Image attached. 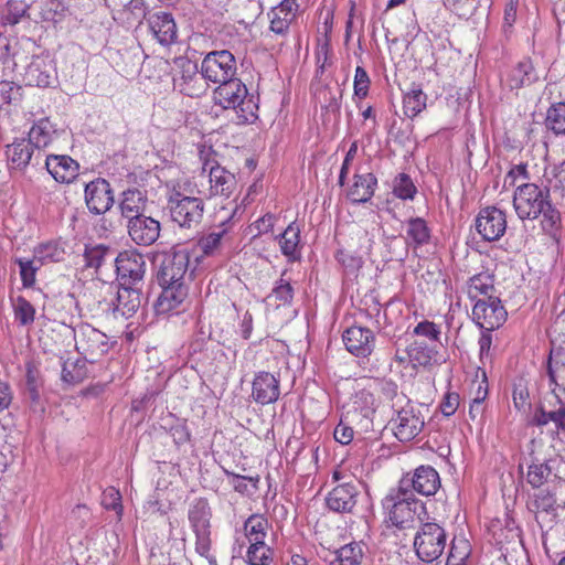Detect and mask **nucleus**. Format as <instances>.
I'll return each mask as SVG.
<instances>
[{
  "label": "nucleus",
  "instance_id": "obj_1",
  "mask_svg": "<svg viewBox=\"0 0 565 565\" xmlns=\"http://www.w3.org/2000/svg\"><path fill=\"white\" fill-rule=\"evenodd\" d=\"M513 207L520 220H536L542 215V228L552 233L561 224V213L551 203L550 189L535 183L516 186L513 194Z\"/></svg>",
  "mask_w": 565,
  "mask_h": 565
},
{
  "label": "nucleus",
  "instance_id": "obj_2",
  "mask_svg": "<svg viewBox=\"0 0 565 565\" xmlns=\"http://www.w3.org/2000/svg\"><path fill=\"white\" fill-rule=\"evenodd\" d=\"M189 181L178 182L168 193V209L173 223L181 228H196L204 215V202L193 195Z\"/></svg>",
  "mask_w": 565,
  "mask_h": 565
},
{
  "label": "nucleus",
  "instance_id": "obj_3",
  "mask_svg": "<svg viewBox=\"0 0 565 565\" xmlns=\"http://www.w3.org/2000/svg\"><path fill=\"white\" fill-rule=\"evenodd\" d=\"M388 520L399 529L414 526L416 520L423 522L422 514H426L425 504L414 497L412 490H402L401 486L385 495L382 501Z\"/></svg>",
  "mask_w": 565,
  "mask_h": 565
},
{
  "label": "nucleus",
  "instance_id": "obj_4",
  "mask_svg": "<svg viewBox=\"0 0 565 565\" xmlns=\"http://www.w3.org/2000/svg\"><path fill=\"white\" fill-rule=\"evenodd\" d=\"M214 100L225 109H235L239 124L253 122L257 118L258 106L254 96L248 95L245 84L235 76L218 84Z\"/></svg>",
  "mask_w": 565,
  "mask_h": 565
},
{
  "label": "nucleus",
  "instance_id": "obj_5",
  "mask_svg": "<svg viewBox=\"0 0 565 565\" xmlns=\"http://www.w3.org/2000/svg\"><path fill=\"white\" fill-rule=\"evenodd\" d=\"M211 518L212 510L205 498H198L190 504L188 519L195 534V551L205 557L210 565H217V559L211 554Z\"/></svg>",
  "mask_w": 565,
  "mask_h": 565
},
{
  "label": "nucleus",
  "instance_id": "obj_6",
  "mask_svg": "<svg viewBox=\"0 0 565 565\" xmlns=\"http://www.w3.org/2000/svg\"><path fill=\"white\" fill-rule=\"evenodd\" d=\"M447 544V533L437 522H422L414 537V548L418 558L425 563L438 559Z\"/></svg>",
  "mask_w": 565,
  "mask_h": 565
},
{
  "label": "nucleus",
  "instance_id": "obj_7",
  "mask_svg": "<svg viewBox=\"0 0 565 565\" xmlns=\"http://www.w3.org/2000/svg\"><path fill=\"white\" fill-rule=\"evenodd\" d=\"M396 416L392 418V429L399 441L413 440L424 428V415L419 406L412 401L395 409Z\"/></svg>",
  "mask_w": 565,
  "mask_h": 565
},
{
  "label": "nucleus",
  "instance_id": "obj_8",
  "mask_svg": "<svg viewBox=\"0 0 565 565\" xmlns=\"http://www.w3.org/2000/svg\"><path fill=\"white\" fill-rule=\"evenodd\" d=\"M375 397L367 388L358 391L344 413V419L353 424L360 431L367 433L373 429L375 414Z\"/></svg>",
  "mask_w": 565,
  "mask_h": 565
},
{
  "label": "nucleus",
  "instance_id": "obj_9",
  "mask_svg": "<svg viewBox=\"0 0 565 565\" xmlns=\"http://www.w3.org/2000/svg\"><path fill=\"white\" fill-rule=\"evenodd\" d=\"M201 179H207V192L198 191L212 198L216 195L230 198L237 188L235 174L221 167L216 161L206 160L202 166Z\"/></svg>",
  "mask_w": 565,
  "mask_h": 565
},
{
  "label": "nucleus",
  "instance_id": "obj_10",
  "mask_svg": "<svg viewBox=\"0 0 565 565\" xmlns=\"http://www.w3.org/2000/svg\"><path fill=\"white\" fill-rule=\"evenodd\" d=\"M75 348L86 361L95 362L109 351L110 343L105 333L85 324L75 334Z\"/></svg>",
  "mask_w": 565,
  "mask_h": 565
},
{
  "label": "nucleus",
  "instance_id": "obj_11",
  "mask_svg": "<svg viewBox=\"0 0 565 565\" xmlns=\"http://www.w3.org/2000/svg\"><path fill=\"white\" fill-rule=\"evenodd\" d=\"M236 61L227 50L213 51L205 55L201 63V70L209 82L224 83L236 75Z\"/></svg>",
  "mask_w": 565,
  "mask_h": 565
},
{
  "label": "nucleus",
  "instance_id": "obj_12",
  "mask_svg": "<svg viewBox=\"0 0 565 565\" xmlns=\"http://www.w3.org/2000/svg\"><path fill=\"white\" fill-rule=\"evenodd\" d=\"M118 282L121 286L143 285L146 274V260L137 250H124L115 258Z\"/></svg>",
  "mask_w": 565,
  "mask_h": 565
},
{
  "label": "nucleus",
  "instance_id": "obj_13",
  "mask_svg": "<svg viewBox=\"0 0 565 565\" xmlns=\"http://www.w3.org/2000/svg\"><path fill=\"white\" fill-rule=\"evenodd\" d=\"M189 264L190 253L186 249L164 255L157 273L159 285H186Z\"/></svg>",
  "mask_w": 565,
  "mask_h": 565
},
{
  "label": "nucleus",
  "instance_id": "obj_14",
  "mask_svg": "<svg viewBox=\"0 0 565 565\" xmlns=\"http://www.w3.org/2000/svg\"><path fill=\"white\" fill-rule=\"evenodd\" d=\"M207 82L202 70L199 71L198 65L191 61H183L179 74L173 78L174 88L192 98L201 97L207 92Z\"/></svg>",
  "mask_w": 565,
  "mask_h": 565
},
{
  "label": "nucleus",
  "instance_id": "obj_15",
  "mask_svg": "<svg viewBox=\"0 0 565 565\" xmlns=\"http://www.w3.org/2000/svg\"><path fill=\"white\" fill-rule=\"evenodd\" d=\"M472 319L479 328L493 331L503 324L507 311L499 297L478 299L472 308Z\"/></svg>",
  "mask_w": 565,
  "mask_h": 565
},
{
  "label": "nucleus",
  "instance_id": "obj_16",
  "mask_svg": "<svg viewBox=\"0 0 565 565\" xmlns=\"http://www.w3.org/2000/svg\"><path fill=\"white\" fill-rule=\"evenodd\" d=\"M398 486L402 490H412L413 493L430 497L440 488V477L430 466H419L414 472L402 477Z\"/></svg>",
  "mask_w": 565,
  "mask_h": 565
},
{
  "label": "nucleus",
  "instance_id": "obj_17",
  "mask_svg": "<svg viewBox=\"0 0 565 565\" xmlns=\"http://www.w3.org/2000/svg\"><path fill=\"white\" fill-rule=\"evenodd\" d=\"M140 286H118L116 298L110 302V311L115 319L134 317L141 308L145 297Z\"/></svg>",
  "mask_w": 565,
  "mask_h": 565
},
{
  "label": "nucleus",
  "instance_id": "obj_18",
  "mask_svg": "<svg viewBox=\"0 0 565 565\" xmlns=\"http://www.w3.org/2000/svg\"><path fill=\"white\" fill-rule=\"evenodd\" d=\"M476 230L484 241H498L507 230L505 213L495 206L482 209L476 218Z\"/></svg>",
  "mask_w": 565,
  "mask_h": 565
},
{
  "label": "nucleus",
  "instance_id": "obj_19",
  "mask_svg": "<svg viewBox=\"0 0 565 565\" xmlns=\"http://www.w3.org/2000/svg\"><path fill=\"white\" fill-rule=\"evenodd\" d=\"M360 483L349 481L334 487L327 495V507L337 513H354L360 495Z\"/></svg>",
  "mask_w": 565,
  "mask_h": 565
},
{
  "label": "nucleus",
  "instance_id": "obj_20",
  "mask_svg": "<svg viewBox=\"0 0 565 565\" xmlns=\"http://www.w3.org/2000/svg\"><path fill=\"white\" fill-rule=\"evenodd\" d=\"M85 202L89 212L99 215L106 213L114 204L110 183L105 179H96L85 186Z\"/></svg>",
  "mask_w": 565,
  "mask_h": 565
},
{
  "label": "nucleus",
  "instance_id": "obj_21",
  "mask_svg": "<svg viewBox=\"0 0 565 565\" xmlns=\"http://www.w3.org/2000/svg\"><path fill=\"white\" fill-rule=\"evenodd\" d=\"M127 231L135 244L147 247L160 237L161 224L158 220L145 214L128 221Z\"/></svg>",
  "mask_w": 565,
  "mask_h": 565
},
{
  "label": "nucleus",
  "instance_id": "obj_22",
  "mask_svg": "<svg viewBox=\"0 0 565 565\" xmlns=\"http://www.w3.org/2000/svg\"><path fill=\"white\" fill-rule=\"evenodd\" d=\"M24 82L29 86L51 87L56 83V68L49 56H35L26 66Z\"/></svg>",
  "mask_w": 565,
  "mask_h": 565
},
{
  "label": "nucleus",
  "instance_id": "obj_23",
  "mask_svg": "<svg viewBox=\"0 0 565 565\" xmlns=\"http://www.w3.org/2000/svg\"><path fill=\"white\" fill-rule=\"evenodd\" d=\"M342 339L347 350L355 356L366 358L375 348V335L369 328L352 326L343 332Z\"/></svg>",
  "mask_w": 565,
  "mask_h": 565
},
{
  "label": "nucleus",
  "instance_id": "obj_24",
  "mask_svg": "<svg viewBox=\"0 0 565 565\" xmlns=\"http://www.w3.org/2000/svg\"><path fill=\"white\" fill-rule=\"evenodd\" d=\"M280 395V381L269 372H258L252 383V398L260 405L275 403Z\"/></svg>",
  "mask_w": 565,
  "mask_h": 565
},
{
  "label": "nucleus",
  "instance_id": "obj_25",
  "mask_svg": "<svg viewBox=\"0 0 565 565\" xmlns=\"http://www.w3.org/2000/svg\"><path fill=\"white\" fill-rule=\"evenodd\" d=\"M147 24L153 38L161 45L168 46L177 41L178 29L171 13L163 11L149 13Z\"/></svg>",
  "mask_w": 565,
  "mask_h": 565
},
{
  "label": "nucleus",
  "instance_id": "obj_26",
  "mask_svg": "<svg viewBox=\"0 0 565 565\" xmlns=\"http://www.w3.org/2000/svg\"><path fill=\"white\" fill-rule=\"evenodd\" d=\"M45 167L54 180L61 183L72 182L77 177L79 169V164L66 154L46 156Z\"/></svg>",
  "mask_w": 565,
  "mask_h": 565
},
{
  "label": "nucleus",
  "instance_id": "obj_27",
  "mask_svg": "<svg viewBox=\"0 0 565 565\" xmlns=\"http://www.w3.org/2000/svg\"><path fill=\"white\" fill-rule=\"evenodd\" d=\"M31 41L28 38L18 39L10 34H0V61L4 64L12 62L13 66H18L28 60L25 46H30Z\"/></svg>",
  "mask_w": 565,
  "mask_h": 565
},
{
  "label": "nucleus",
  "instance_id": "obj_28",
  "mask_svg": "<svg viewBox=\"0 0 565 565\" xmlns=\"http://www.w3.org/2000/svg\"><path fill=\"white\" fill-rule=\"evenodd\" d=\"M60 136V131L49 118H41L31 127L28 140L36 149L35 160L41 158V150L49 148Z\"/></svg>",
  "mask_w": 565,
  "mask_h": 565
},
{
  "label": "nucleus",
  "instance_id": "obj_29",
  "mask_svg": "<svg viewBox=\"0 0 565 565\" xmlns=\"http://www.w3.org/2000/svg\"><path fill=\"white\" fill-rule=\"evenodd\" d=\"M6 154L11 169L24 171L32 158L35 159L36 149L28 139L21 138L7 146Z\"/></svg>",
  "mask_w": 565,
  "mask_h": 565
},
{
  "label": "nucleus",
  "instance_id": "obj_30",
  "mask_svg": "<svg viewBox=\"0 0 565 565\" xmlns=\"http://www.w3.org/2000/svg\"><path fill=\"white\" fill-rule=\"evenodd\" d=\"M160 287L162 290L154 303L157 315H167L177 309L188 296V286L180 282L174 286L160 285Z\"/></svg>",
  "mask_w": 565,
  "mask_h": 565
},
{
  "label": "nucleus",
  "instance_id": "obj_31",
  "mask_svg": "<svg viewBox=\"0 0 565 565\" xmlns=\"http://www.w3.org/2000/svg\"><path fill=\"white\" fill-rule=\"evenodd\" d=\"M299 6L296 0H282L279 6L271 9L270 30L276 34H285L296 18Z\"/></svg>",
  "mask_w": 565,
  "mask_h": 565
},
{
  "label": "nucleus",
  "instance_id": "obj_32",
  "mask_svg": "<svg viewBox=\"0 0 565 565\" xmlns=\"http://www.w3.org/2000/svg\"><path fill=\"white\" fill-rule=\"evenodd\" d=\"M148 198L146 192L139 189H128L122 192L119 209L121 216L128 221L145 215Z\"/></svg>",
  "mask_w": 565,
  "mask_h": 565
},
{
  "label": "nucleus",
  "instance_id": "obj_33",
  "mask_svg": "<svg viewBox=\"0 0 565 565\" xmlns=\"http://www.w3.org/2000/svg\"><path fill=\"white\" fill-rule=\"evenodd\" d=\"M353 184L348 190V198L353 203H365L374 194L377 179L373 173H355Z\"/></svg>",
  "mask_w": 565,
  "mask_h": 565
},
{
  "label": "nucleus",
  "instance_id": "obj_34",
  "mask_svg": "<svg viewBox=\"0 0 565 565\" xmlns=\"http://www.w3.org/2000/svg\"><path fill=\"white\" fill-rule=\"evenodd\" d=\"M537 74L535 73L531 60L524 58L510 70L505 82L511 89H519L531 85L537 81Z\"/></svg>",
  "mask_w": 565,
  "mask_h": 565
},
{
  "label": "nucleus",
  "instance_id": "obj_35",
  "mask_svg": "<svg viewBox=\"0 0 565 565\" xmlns=\"http://www.w3.org/2000/svg\"><path fill=\"white\" fill-rule=\"evenodd\" d=\"M300 226L297 222H291L286 230L279 234L278 239L282 255L294 262L299 259V245H300Z\"/></svg>",
  "mask_w": 565,
  "mask_h": 565
},
{
  "label": "nucleus",
  "instance_id": "obj_36",
  "mask_svg": "<svg viewBox=\"0 0 565 565\" xmlns=\"http://www.w3.org/2000/svg\"><path fill=\"white\" fill-rule=\"evenodd\" d=\"M430 239V230L426 221L422 217H411L406 222V245L414 249L428 244Z\"/></svg>",
  "mask_w": 565,
  "mask_h": 565
},
{
  "label": "nucleus",
  "instance_id": "obj_37",
  "mask_svg": "<svg viewBox=\"0 0 565 565\" xmlns=\"http://www.w3.org/2000/svg\"><path fill=\"white\" fill-rule=\"evenodd\" d=\"M493 292L494 279L493 276L488 273L477 274L468 280V297L471 300L495 297Z\"/></svg>",
  "mask_w": 565,
  "mask_h": 565
},
{
  "label": "nucleus",
  "instance_id": "obj_38",
  "mask_svg": "<svg viewBox=\"0 0 565 565\" xmlns=\"http://www.w3.org/2000/svg\"><path fill=\"white\" fill-rule=\"evenodd\" d=\"M269 523L268 520L262 514H252L244 522L243 530L244 535L250 543H265V539L267 536Z\"/></svg>",
  "mask_w": 565,
  "mask_h": 565
},
{
  "label": "nucleus",
  "instance_id": "obj_39",
  "mask_svg": "<svg viewBox=\"0 0 565 565\" xmlns=\"http://www.w3.org/2000/svg\"><path fill=\"white\" fill-rule=\"evenodd\" d=\"M426 100L427 96L420 86L413 83L403 98L404 114L409 118H414L426 108Z\"/></svg>",
  "mask_w": 565,
  "mask_h": 565
},
{
  "label": "nucleus",
  "instance_id": "obj_40",
  "mask_svg": "<svg viewBox=\"0 0 565 565\" xmlns=\"http://www.w3.org/2000/svg\"><path fill=\"white\" fill-rule=\"evenodd\" d=\"M275 558V551L266 543H250L247 546L244 562L247 565H273Z\"/></svg>",
  "mask_w": 565,
  "mask_h": 565
},
{
  "label": "nucleus",
  "instance_id": "obj_41",
  "mask_svg": "<svg viewBox=\"0 0 565 565\" xmlns=\"http://www.w3.org/2000/svg\"><path fill=\"white\" fill-rule=\"evenodd\" d=\"M340 565H362L365 558V546L358 542L345 544L335 551Z\"/></svg>",
  "mask_w": 565,
  "mask_h": 565
},
{
  "label": "nucleus",
  "instance_id": "obj_42",
  "mask_svg": "<svg viewBox=\"0 0 565 565\" xmlns=\"http://www.w3.org/2000/svg\"><path fill=\"white\" fill-rule=\"evenodd\" d=\"M471 554L470 542L463 536H455L450 544V551L446 565H466Z\"/></svg>",
  "mask_w": 565,
  "mask_h": 565
},
{
  "label": "nucleus",
  "instance_id": "obj_43",
  "mask_svg": "<svg viewBox=\"0 0 565 565\" xmlns=\"http://www.w3.org/2000/svg\"><path fill=\"white\" fill-rule=\"evenodd\" d=\"M29 4L24 0H10L1 15L3 25H15L26 17Z\"/></svg>",
  "mask_w": 565,
  "mask_h": 565
},
{
  "label": "nucleus",
  "instance_id": "obj_44",
  "mask_svg": "<svg viewBox=\"0 0 565 565\" xmlns=\"http://www.w3.org/2000/svg\"><path fill=\"white\" fill-rule=\"evenodd\" d=\"M545 126L555 135H565V103L553 104L546 114Z\"/></svg>",
  "mask_w": 565,
  "mask_h": 565
},
{
  "label": "nucleus",
  "instance_id": "obj_45",
  "mask_svg": "<svg viewBox=\"0 0 565 565\" xmlns=\"http://www.w3.org/2000/svg\"><path fill=\"white\" fill-rule=\"evenodd\" d=\"M434 355V350L430 349L424 341L415 340L408 345L407 358L414 366H426L430 364Z\"/></svg>",
  "mask_w": 565,
  "mask_h": 565
},
{
  "label": "nucleus",
  "instance_id": "obj_46",
  "mask_svg": "<svg viewBox=\"0 0 565 565\" xmlns=\"http://www.w3.org/2000/svg\"><path fill=\"white\" fill-rule=\"evenodd\" d=\"M226 476L231 477L230 483L233 489L241 494H253L258 489L259 476L246 477L236 475L230 470L224 469Z\"/></svg>",
  "mask_w": 565,
  "mask_h": 565
},
{
  "label": "nucleus",
  "instance_id": "obj_47",
  "mask_svg": "<svg viewBox=\"0 0 565 565\" xmlns=\"http://www.w3.org/2000/svg\"><path fill=\"white\" fill-rule=\"evenodd\" d=\"M267 299L273 300L276 307L290 306L294 299V288L288 280L281 277L276 281Z\"/></svg>",
  "mask_w": 565,
  "mask_h": 565
},
{
  "label": "nucleus",
  "instance_id": "obj_48",
  "mask_svg": "<svg viewBox=\"0 0 565 565\" xmlns=\"http://www.w3.org/2000/svg\"><path fill=\"white\" fill-rule=\"evenodd\" d=\"M64 249L56 243H45L34 249V258L40 265L47 262H60L63 259Z\"/></svg>",
  "mask_w": 565,
  "mask_h": 565
},
{
  "label": "nucleus",
  "instance_id": "obj_49",
  "mask_svg": "<svg viewBox=\"0 0 565 565\" xmlns=\"http://www.w3.org/2000/svg\"><path fill=\"white\" fill-rule=\"evenodd\" d=\"M552 473L551 467L545 462H533L527 468L526 481L533 488L543 486Z\"/></svg>",
  "mask_w": 565,
  "mask_h": 565
},
{
  "label": "nucleus",
  "instance_id": "obj_50",
  "mask_svg": "<svg viewBox=\"0 0 565 565\" xmlns=\"http://www.w3.org/2000/svg\"><path fill=\"white\" fill-rule=\"evenodd\" d=\"M109 6L122 8L124 12L132 15L135 20L148 18L146 13V3L143 0H106Z\"/></svg>",
  "mask_w": 565,
  "mask_h": 565
},
{
  "label": "nucleus",
  "instance_id": "obj_51",
  "mask_svg": "<svg viewBox=\"0 0 565 565\" xmlns=\"http://www.w3.org/2000/svg\"><path fill=\"white\" fill-rule=\"evenodd\" d=\"M15 263L18 264L20 269V277L23 287H32L35 282L36 271L39 270L41 265L36 262L34 257L33 259L17 258Z\"/></svg>",
  "mask_w": 565,
  "mask_h": 565
},
{
  "label": "nucleus",
  "instance_id": "obj_52",
  "mask_svg": "<svg viewBox=\"0 0 565 565\" xmlns=\"http://www.w3.org/2000/svg\"><path fill=\"white\" fill-rule=\"evenodd\" d=\"M13 309H14L15 320L20 324L28 326V324L33 323L34 317H35V309L31 305V302L28 301L25 298L18 297L14 300Z\"/></svg>",
  "mask_w": 565,
  "mask_h": 565
},
{
  "label": "nucleus",
  "instance_id": "obj_53",
  "mask_svg": "<svg viewBox=\"0 0 565 565\" xmlns=\"http://www.w3.org/2000/svg\"><path fill=\"white\" fill-rule=\"evenodd\" d=\"M417 190L411 177L406 173H399L394 180L393 193L402 200H412Z\"/></svg>",
  "mask_w": 565,
  "mask_h": 565
},
{
  "label": "nucleus",
  "instance_id": "obj_54",
  "mask_svg": "<svg viewBox=\"0 0 565 565\" xmlns=\"http://www.w3.org/2000/svg\"><path fill=\"white\" fill-rule=\"evenodd\" d=\"M225 234V231L211 232L204 236H202L198 242V248L202 253L203 256L213 255L221 246L222 238Z\"/></svg>",
  "mask_w": 565,
  "mask_h": 565
},
{
  "label": "nucleus",
  "instance_id": "obj_55",
  "mask_svg": "<svg viewBox=\"0 0 565 565\" xmlns=\"http://www.w3.org/2000/svg\"><path fill=\"white\" fill-rule=\"evenodd\" d=\"M109 247L105 245H96L86 247L84 252L85 266L98 269L109 253Z\"/></svg>",
  "mask_w": 565,
  "mask_h": 565
},
{
  "label": "nucleus",
  "instance_id": "obj_56",
  "mask_svg": "<svg viewBox=\"0 0 565 565\" xmlns=\"http://www.w3.org/2000/svg\"><path fill=\"white\" fill-rule=\"evenodd\" d=\"M512 399L514 407L520 413H527L531 408L530 393L523 381H519L513 386Z\"/></svg>",
  "mask_w": 565,
  "mask_h": 565
},
{
  "label": "nucleus",
  "instance_id": "obj_57",
  "mask_svg": "<svg viewBox=\"0 0 565 565\" xmlns=\"http://www.w3.org/2000/svg\"><path fill=\"white\" fill-rule=\"evenodd\" d=\"M87 377V370L85 362L77 361L72 364V370L65 363L62 370V380L70 384L81 383Z\"/></svg>",
  "mask_w": 565,
  "mask_h": 565
},
{
  "label": "nucleus",
  "instance_id": "obj_58",
  "mask_svg": "<svg viewBox=\"0 0 565 565\" xmlns=\"http://www.w3.org/2000/svg\"><path fill=\"white\" fill-rule=\"evenodd\" d=\"M102 504L106 510L116 511L118 516H121L122 513V504H121V495L118 490L115 488H108L103 492L102 495Z\"/></svg>",
  "mask_w": 565,
  "mask_h": 565
},
{
  "label": "nucleus",
  "instance_id": "obj_59",
  "mask_svg": "<svg viewBox=\"0 0 565 565\" xmlns=\"http://www.w3.org/2000/svg\"><path fill=\"white\" fill-rule=\"evenodd\" d=\"M370 83L371 81L367 72L362 66H358L355 68L354 74V95L358 96L359 98L366 97L369 93Z\"/></svg>",
  "mask_w": 565,
  "mask_h": 565
},
{
  "label": "nucleus",
  "instance_id": "obj_60",
  "mask_svg": "<svg viewBox=\"0 0 565 565\" xmlns=\"http://www.w3.org/2000/svg\"><path fill=\"white\" fill-rule=\"evenodd\" d=\"M382 393L386 398L393 401L392 407L395 409L406 404V401H409L403 393L398 392L397 385L392 381L382 383Z\"/></svg>",
  "mask_w": 565,
  "mask_h": 565
},
{
  "label": "nucleus",
  "instance_id": "obj_61",
  "mask_svg": "<svg viewBox=\"0 0 565 565\" xmlns=\"http://www.w3.org/2000/svg\"><path fill=\"white\" fill-rule=\"evenodd\" d=\"M533 504L537 511L550 513L555 510V494L551 491H541L535 494Z\"/></svg>",
  "mask_w": 565,
  "mask_h": 565
},
{
  "label": "nucleus",
  "instance_id": "obj_62",
  "mask_svg": "<svg viewBox=\"0 0 565 565\" xmlns=\"http://www.w3.org/2000/svg\"><path fill=\"white\" fill-rule=\"evenodd\" d=\"M352 424H349L344 417L340 420L339 425L334 428L333 436L334 439L342 444L348 445L352 441L354 430L351 426Z\"/></svg>",
  "mask_w": 565,
  "mask_h": 565
},
{
  "label": "nucleus",
  "instance_id": "obj_63",
  "mask_svg": "<svg viewBox=\"0 0 565 565\" xmlns=\"http://www.w3.org/2000/svg\"><path fill=\"white\" fill-rule=\"evenodd\" d=\"M414 334L425 337L431 341H438L440 331L434 322L425 320L414 328Z\"/></svg>",
  "mask_w": 565,
  "mask_h": 565
},
{
  "label": "nucleus",
  "instance_id": "obj_64",
  "mask_svg": "<svg viewBox=\"0 0 565 565\" xmlns=\"http://www.w3.org/2000/svg\"><path fill=\"white\" fill-rule=\"evenodd\" d=\"M20 87L12 82H0V106L8 105L17 99Z\"/></svg>",
  "mask_w": 565,
  "mask_h": 565
}]
</instances>
